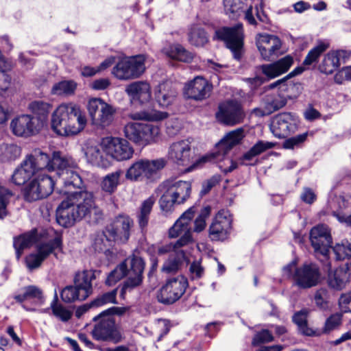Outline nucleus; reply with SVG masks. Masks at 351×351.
<instances>
[{
	"mask_svg": "<svg viewBox=\"0 0 351 351\" xmlns=\"http://www.w3.org/2000/svg\"><path fill=\"white\" fill-rule=\"evenodd\" d=\"M133 221L128 217L119 215L115 218L113 222L107 226V235L110 239H114L120 242H126L130 235V231Z\"/></svg>",
	"mask_w": 351,
	"mask_h": 351,
	"instance_id": "nucleus-25",
	"label": "nucleus"
},
{
	"mask_svg": "<svg viewBox=\"0 0 351 351\" xmlns=\"http://www.w3.org/2000/svg\"><path fill=\"white\" fill-rule=\"evenodd\" d=\"M212 90V84L201 76L195 77L186 84L184 93L187 98L202 101L209 97Z\"/></svg>",
	"mask_w": 351,
	"mask_h": 351,
	"instance_id": "nucleus-26",
	"label": "nucleus"
},
{
	"mask_svg": "<svg viewBox=\"0 0 351 351\" xmlns=\"http://www.w3.org/2000/svg\"><path fill=\"white\" fill-rule=\"evenodd\" d=\"M189 40L191 45L202 47L208 41L206 33L200 26L193 25L189 32Z\"/></svg>",
	"mask_w": 351,
	"mask_h": 351,
	"instance_id": "nucleus-43",
	"label": "nucleus"
},
{
	"mask_svg": "<svg viewBox=\"0 0 351 351\" xmlns=\"http://www.w3.org/2000/svg\"><path fill=\"white\" fill-rule=\"evenodd\" d=\"M155 202L156 198L152 195L143 201L139 207V211L137 213L136 217L138 223L142 230H143L148 225L149 216Z\"/></svg>",
	"mask_w": 351,
	"mask_h": 351,
	"instance_id": "nucleus-36",
	"label": "nucleus"
},
{
	"mask_svg": "<svg viewBox=\"0 0 351 351\" xmlns=\"http://www.w3.org/2000/svg\"><path fill=\"white\" fill-rule=\"evenodd\" d=\"M243 138V130L239 128L228 133L217 145V151L211 156H203L194 161L195 152L192 149L191 138L176 141L169 146L167 159L179 167H188L187 171H191L210 160L211 158L219 162V167L224 173H229L237 168V163L226 157L232 148L240 143Z\"/></svg>",
	"mask_w": 351,
	"mask_h": 351,
	"instance_id": "nucleus-2",
	"label": "nucleus"
},
{
	"mask_svg": "<svg viewBox=\"0 0 351 351\" xmlns=\"http://www.w3.org/2000/svg\"><path fill=\"white\" fill-rule=\"evenodd\" d=\"M83 149L88 162L96 166L103 165V152L101 149V145L95 141H89L85 144Z\"/></svg>",
	"mask_w": 351,
	"mask_h": 351,
	"instance_id": "nucleus-35",
	"label": "nucleus"
},
{
	"mask_svg": "<svg viewBox=\"0 0 351 351\" xmlns=\"http://www.w3.org/2000/svg\"><path fill=\"white\" fill-rule=\"evenodd\" d=\"M329 47V43L325 41H318L317 44L312 48L303 61L304 66H309L314 63H317L320 56L326 51Z\"/></svg>",
	"mask_w": 351,
	"mask_h": 351,
	"instance_id": "nucleus-39",
	"label": "nucleus"
},
{
	"mask_svg": "<svg viewBox=\"0 0 351 351\" xmlns=\"http://www.w3.org/2000/svg\"><path fill=\"white\" fill-rule=\"evenodd\" d=\"M300 197L302 200L307 204H312L316 198V195L314 192L308 188H305L304 189Z\"/></svg>",
	"mask_w": 351,
	"mask_h": 351,
	"instance_id": "nucleus-64",
	"label": "nucleus"
},
{
	"mask_svg": "<svg viewBox=\"0 0 351 351\" xmlns=\"http://www.w3.org/2000/svg\"><path fill=\"white\" fill-rule=\"evenodd\" d=\"M61 244L62 239L59 235L47 243L38 244L36 253H32L26 257L27 267L31 270L38 268L55 249L60 247Z\"/></svg>",
	"mask_w": 351,
	"mask_h": 351,
	"instance_id": "nucleus-23",
	"label": "nucleus"
},
{
	"mask_svg": "<svg viewBox=\"0 0 351 351\" xmlns=\"http://www.w3.org/2000/svg\"><path fill=\"white\" fill-rule=\"evenodd\" d=\"M130 117L133 120L161 121L167 118L168 114L165 112L152 110L132 113Z\"/></svg>",
	"mask_w": 351,
	"mask_h": 351,
	"instance_id": "nucleus-45",
	"label": "nucleus"
},
{
	"mask_svg": "<svg viewBox=\"0 0 351 351\" xmlns=\"http://www.w3.org/2000/svg\"><path fill=\"white\" fill-rule=\"evenodd\" d=\"M166 54L172 59L185 62H189L193 58V53L186 50L180 45H171L167 49Z\"/></svg>",
	"mask_w": 351,
	"mask_h": 351,
	"instance_id": "nucleus-41",
	"label": "nucleus"
},
{
	"mask_svg": "<svg viewBox=\"0 0 351 351\" xmlns=\"http://www.w3.org/2000/svg\"><path fill=\"white\" fill-rule=\"evenodd\" d=\"M339 306L342 313H351V292L340 296Z\"/></svg>",
	"mask_w": 351,
	"mask_h": 351,
	"instance_id": "nucleus-60",
	"label": "nucleus"
},
{
	"mask_svg": "<svg viewBox=\"0 0 351 351\" xmlns=\"http://www.w3.org/2000/svg\"><path fill=\"white\" fill-rule=\"evenodd\" d=\"M184 258L182 251H176L169 254L167 260L164 263L162 270L166 274H173L178 271Z\"/></svg>",
	"mask_w": 351,
	"mask_h": 351,
	"instance_id": "nucleus-38",
	"label": "nucleus"
},
{
	"mask_svg": "<svg viewBox=\"0 0 351 351\" xmlns=\"http://www.w3.org/2000/svg\"><path fill=\"white\" fill-rule=\"evenodd\" d=\"M350 281H351V263H347L344 266L339 267L333 273L328 274V285L336 290L343 289Z\"/></svg>",
	"mask_w": 351,
	"mask_h": 351,
	"instance_id": "nucleus-30",
	"label": "nucleus"
},
{
	"mask_svg": "<svg viewBox=\"0 0 351 351\" xmlns=\"http://www.w3.org/2000/svg\"><path fill=\"white\" fill-rule=\"evenodd\" d=\"M117 289H113L110 291L106 292L101 295L97 297L95 300L91 302V305L98 307L107 304H117L116 296Z\"/></svg>",
	"mask_w": 351,
	"mask_h": 351,
	"instance_id": "nucleus-52",
	"label": "nucleus"
},
{
	"mask_svg": "<svg viewBox=\"0 0 351 351\" xmlns=\"http://www.w3.org/2000/svg\"><path fill=\"white\" fill-rule=\"evenodd\" d=\"M88 111L92 124L101 128L110 125L116 109L100 98H92L88 103Z\"/></svg>",
	"mask_w": 351,
	"mask_h": 351,
	"instance_id": "nucleus-13",
	"label": "nucleus"
},
{
	"mask_svg": "<svg viewBox=\"0 0 351 351\" xmlns=\"http://www.w3.org/2000/svg\"><path fill=\"white\" fill-rule=\"evenodd\" d=\"M348 56L344 50H336L328 52L319 65V71L325 74L332 73L340 65V61Z\"/></svg>",
	"mask_w": 351,
	"mask_h": 351,
	"instance_id": "nucleus-32",
	"label": "nucleus"
},
{
	"mask_svg": "<svg viewBox=\"0 0 351 351\" xmlns=\"http://www.w3.org/2000/svg\"><path fill=\"white\" fill-rule=\"evenodd\" d=\"M160 189L164 191L159 200L160 207L165 215H168L172 213L175 204H183L189 198L191 183L183 180L166 182L160 185Z\"/></svg>",
	"mask_w": 351,
	"mask_h": 351,
	"instance_id": "nucleus-5",
	"label": "nucleus"
},
{
	"mask_svg": "<svg viewBox=\"0 0 351 351\" xmlns=\"http://www.w3.org/2000/svg\"><path fill=\"white\" fill-rule=\"evenodd\" d=\"M273 340V336L267 330H263L257 332L252 340L253 346H258L261 343L270 342Z\"/></svg>",
	"mask_w": 351,
	"mask_h": 351,
	"instance_id": "nucleus-59",
	"label": "nucleus"
},
{
	"mask_svg": "<svg viewBox=\"0 0 351 351\" xmlns=\"http://www.w3.org/2000/svg\"><path fill=\"white\" fill-rule=\"evenodd\" d=\"M77 84L73 80L62 81L53 85L51 93L56 95H71L74 93Z\"/></svg>",
	"mask_w": 351,
	"mask_h": 351,
	"instance_id": "nucleus-46",
	"label": "nucleus"
},
{
	"mask_svg": "<svg viewBox=\"0 0 351 351\" xmlns=\"http://www.w3.org/2000/svg\"><path fill=\"white\" fill-rule=\"evenodd\" d=\"M14 298L19 302H23L29 299H34L38 304L43 303V295L42 291L36 286H27L23 289L21 294L15 295Z\"/></svg>",
	"mask_w": 351,
	"mask_h": 351,
	"instance_id": "nucleus-40",
	"label": "nucleus"
},
{
	"mask_svg": "<svg viewBox=\"0 0 351 351\" xmlns=\"http://www.w3.org/2000/svg\"><path fill=\"white\" fill-rule=\"evenodd\" d=\"M167 165V160L159 158L154 160L141 159L134 162L127 170L125 178L137 181L145 178L150 179L155 176Z\"/></svg>",
	"mask_w": 351,
	"mask_h": 351,
	"instance_id": "nucleus-10",
	"label": "nucleus"
},
{
	"mask_svg": "<svg viewBox=\"0 0 351 351\" xmlns=\"http://www.w3.org/2000/svg\"><path fill=\"white\" fill-rule=\"evenodd\" d=\"M286 104V98L280 95H267L262 102V105H265L271 113L283 108Z\"/></svg>",
	"mask_w": 351,
	"mask_h": 351,
	"instance_id": "nucleus-48",
	"label": "nucleus"
},
{
	"mask_svg": "<svg viewBox=\"0 0 351 351\" xmlns=\"http://www.w3.org/2000/svg\"><path fill=\"white\" fill-rule=\"evenodd\" d=\"M125 92L133 101L141 104L148 102L151 99L149 84L143 81L134 82L125 88Z\"/></svg>",
	"mask_w": 351,
	"mask_h": 351,
	"instance_id": "nucleus-29",
	"label": "nucleus"
},
{
	"mask_svg": "<svg viewBox=\"0 0 351 351\" xmlns=\"http://www.w3.org/2000/svg\"><path fill=\"white\" fill-rule=\"evenodd\" d=\"M60 297L66 303H72L76 301H82L87 298L86 295L74 285L64 288Z\"/></svg>",
	"mask_w": 351,
	"mask_h": 351,
	"instance_id": "nucleus-42",
	"label": "nucleus"
},
{
	"mask_svg": "<svg viewBox=\"0 0 351 351\" xmlns=\"http://www.w3.org/2000/svg\"><path fill=\"white\" fill-rule=\"evenodd\" d=\"M223 5L225 12L229 17L234 19L244 13L245 19L249 24L256 25L250 0H223Z\"/></svg>",
	"mask_w": 351,
	"mask_h": 351,
	"instance_id": "nucleus-24",
	"label": "nucleus"
},
{
	"mask_svg": "<svg viewBox=\"0 0 351 351\" xmlns=\"http://www.w3.org/2000/svg\"><path fill=\"white\" fill-rule=\"evenodd\" d=\"M87 119L80 107L73 103L62 104L52 113V130L60 136H72L81 132Z\"/></svg>",
	"mask_w": 351,
	"mask_h": 351,
	"instance_id": "nucleus-3",
	"label": "nucleus"
},
{
	"mask_svg": "<svg viewBox=\"0 0 351 351\" xmlns=\"http://www.w3.org/2000/svg\"><path fill=\"white\" fill-rule=\"evenodd\" d=\"M100 274L101 271L96 269L78 271L74 278V285L88 298L93 291L92 281Z\"/></svg>",
	"mask_w": 351,
	"mask_h": 351,
	"instance_id": "nucleus-31",
	"label": "nucleus"
},
{
	"mask_svg": "<svg viewBox=\"0 0 351 351\" xmlns=\"http://www.w3.org/2000/svg\"><path fill=\"white\" fill-rule=\"evenodd\" d=\"M274 144L271 142L259 141L250 149L256 156L261 154L263 152L272 148Z\"/></svg>",
	"mask_w": 351,
	"mask_h": 351,
	"instance_id": "nucleus-61",
	"label": "nucleus"
},
{
	"mask_svg": "<svg viewBox=\"0 0 351 351\" xmlns=\"http://www.w3.org/2000/svg\"><path fill=\"white\" fill-rule=\"evenodd\" d=\"M293 63L292 57L287 56L274 62L260 65L257 69L267 80H270L287 73Z\"/></svg>",
	"mask_w": 351,
	"mask_h": 351,
	"instance_id": "nucleus-28",
	"label": "nucleus"
},
{
	"mask_svg": "<svg viewBox=\"0 0 351 351\" xmlns=\"http://www.w3.org/2000/svg\"><path fill=\"white\" fill-rule=\"evenodd\" d=\"M51 308L53 315L62 322H67L72 316V312L64 307L62 304L58 303V295L55 293L54 299L51 303Z\"/></svg>",
	"mask_w": 351,
	"mask_h": 351,
	"instance_id": "nucleus-47",
	"label": "nucleus"
},
{
	"mask_svg": "<svg viewBox=\"0 0 351 351\" xmlns=\"http://www.w3.org/2000/svg\"><path fill=\"white\" fill-rule=\"evenodd\" d=\"M44 125V121L37 117L23 114L14 119L10 123L12 132L19 136H31L38 134Z\"/></svg>",
	"mask_w": 351,
	"mask_h": 351,
	"instance_id": "nucleus-19",
	"label": "nucleus"
},
{
	"mask_svg": "<svg viewBox=\"0 0 351 351\" xmlns=\"http://www.w3.org/2000/svg\"><path fill=\"white\" fill-rule=\"evenodd\" d=\"M55 184L52 176L40 173L25 186V199L28 202H34L46 198L53 192Z\"/></svg>",
	"mask_w": 351,
	"mask_h": 351,
	"instance_id": "nucleus-12",
	"label": "nucleus"
},
{
	"mask_svg": "<svg viewBox=\"0 0 351 351\" xmlns=\"http://www.w3.org/2000/svg\"><path fill=\"white\" fill-rule=\"evenodd\" d=\"M177 96V91L170 82H165L160 84L155 92L156 101L162 107L171 105Z\"/></svg>",
	"mask_w": 351,
	"mask_h": 351,
	"instance_id": "nucleus-33",
	"label": "nucleus"
},
{
	"mask_svg": "<svg viewBox=\"0 0 351 351\" xmlns=\"http://www.w3.org/2000/svg\"><path fill=\"white\" fill-rule=\"evenodd\" d=\"M107 234V228H106L105 230L97 235L94 241L95 250L106 252L112 245V243L116 241L114 239H110Z\"/></svg>",
	"mask_w": 351,
	"mask_h": 351,
	"instance_id": "nucleus-50",
	"label": "nucleus"
},
{
	"mask_svg": "<svg viewBox=\"0 0 351 351\" xmlns=\"http://www.w3.org/2000/svg\"><path fill=\"white\" fill-rule=\"evenodd\" d=\"M38 239V237L36 229H33L16 238L14 241V247L17 258H20L24 249L32 246Z\"/></svg>",
	"mask_w": 351,
	"mask_h": 351,
	"instance_id": "nucleus-34",
	"label": "nucleus"
},
{
	"mask_svg": "<svg viewBox=\"0 0 351 351\" xmlns=\"http://www.w3.org/2000/svg\"><path fill=\"white\" fill-rule=\"evenodd\" d=\"M122 174L121 170H117L104 176L100 184L102 191L109 194L113 193L120 184V178Z\"/></svg>",
	"mask_w": 351,
	"mask_h": 351,
	"instance_id": "nucleus-37",
	"label": "nucleus"
},
{
	"mask_svg": "<svg viewBox=\"0 0 351 351\" xmlns=\"http://www.w3.org/2000/svg\"><path fill=\"white\" fill-rule=\"evenodd\" d=\"M256 41L262 58L267 61L276 56L281 47L280 40L274 35L258 34Z\"/></svg>",
	"mask_w": 351,
	"mask_h": 351,
	"instance_id": "nucleus-27",
	"label": "nucleus"
},
{
	"mask_svg": "<svg viewBox=\"0 0 351 351\" xmlns=\"http://www.w3.org/2000/svg\"><path fill=\"white\" fill-rule=\"evenodd\" d=\"M144 268L145 262L142 258L134 254L130 256L109 274L106 284L112 286L123 277L128 276L121 291V295L123 296L128 290L142 283Z\"/></svg>",
	"mask_w": 351,
	"mask_h": 351,
	"instance_id": "nucleus-4",
	"label": "nucleus"
},
{
	"mask_svg": "<svg viewBox=\"0 0 351 351\" xmlns=\"http://www.w3.org/2000/svg\"><path fill=\"white\" fill-rule=\"evenodd\" d=\"M216 117L219 122L234 125L243 121L245 114L239 102L236 100H229L219 105Z\"/></svg>",
	"mask_w": 351,
	"mask_h": 351,
	"instance_id": "nucleus-21",
	"label": "nucleus"
},
{
	"mask_svg": "<svg viewBox=\"0 0 351 351\" xmlns=\"http://www.w3.org/2000/svg\"><path fill=\"white\" fill-rule=\"evenodd\" d=\"M145 58L138 56L119 61L113 68V75L119 80L139 77L145 71Z\"/></svg>",
	"mask_w": 351,
	"mask_h": 351,
	"instance_id": "nucleus-17",
	"label": "nucleus"
},
{
	"mask_svg": "<svg viewBox=\"0 0 351 351\" xmlns=\"http://www.w3.org/2000/svg\"><path fill=\"white\" fill-rule=\"evenodd\" d=\"M29 108L33 113L39 116L38 119L43 121L47 118L51 106L43 101H34L29 104Z\"/></svg>",
	"mask_w": 351,
	"mask_h": 351,
	"instance_id": "nucleus-49",
	"label": "nucleus"
},
{
	"mask_svg": "<svg viewBox=\"0 0 351 351\" xmlns=\"http://www.w3.org/2000/svg\"><path fill=\"white\" fill-rule=\"evenodd\" d=\"M127 138L139 145L156 142L160 136V128L149 123H128L124 128Z\"/></svg>",
	"mask_w": 351,
	"mask_h": 351,
	"instance_id": "nucleus-9",
	"label": "nucleus"
},
{
	"mask_svg": "<svg viewBox=\"0 0 351 351\" xmlns=\"http://www.w3.org/2000/svg\"><path fill=\"white\" fill-rule=\"evenodd\" d=\"M187 287L188 281L184 276L179 275L170 278L160 289L157 299L165 304H173L183 295Z\"/></svg>",
	"mask_w": 351,
	"mask_h": 351,
	"instance_id": "nucleus-14",
	"label": "nucleus"
},
{
	"mask_svg": "<svg viewBox=\"0 0 351 351\" xmlns=\"http://www.w3.org/2000/svg\"><path fill=\"white\" fill-rule=\"evenodd\" d=\"M189 270L193 279L200 278L204 274V268L198 261L191 263Z\"/></svg>",
	"mask_w": 351,
	"mask_h": 351,
	"instance_id": "nucleus-62",
	"label": "nucleus"
},
{
	"mask_svg": "<svg viewBox=\"0 0 351 351\" xmlns=\"http://www.w3.org/2000/svg\"><path fill=\"white\" fill-rule=\"evenodd\" d=\"M342 315L337 313L331 315L326 321L324 327V332L328 333L331 330L337 328L341 324Z\"/></svg>",
	"mask_w": 351,
	"mask_h": 351,
	"instance_id": "nucleus-57",
	"label": "nucleus"
},
{
	"mask_svg": "<svg viewBox=\"0 0 351 351\" xmlns=\"http://www.w3.org/2000/svg\"><path fill=\"white\" fill-rule=\"evenodd\" d=\"M308 134L303 133L286 139L283 143V147L289 149H293L300 147L306 140Z\"/></svg>",
	"mask_w": 351,
	"mask_h": 351,
	"instance_id": "nucleus-54",
	"label": "nucleus"
},
{
	"mask_svg": "<svg viewBox=\"0 0 351 351\" xmlns=\"http://www.w3.org/2000/svg\"><path fill=\"white\" fill-rule=\"evenodd\" d=\"M283 276L292 278L294 283L302 289H308L317 285L320 279L318 266L314 263H305L297 267L296 263L291 261L282 269Z\"/></svg>",
	"mask_w": 351,
	"mask_h": 351,
	"instance_id": "nucleus-8",
	"label": "nucleus"
},
{
	"mask_svg": "<svg viewBox=\"0 0 351 351\" xmlns=\"http://www.w3.org/2000/svg\"><path fill=\"white\" fill-rule=\"evenodd\" d=\"M75 166L71 158L60 152H53L52 157H49L48 171H55V184L65 188L60 193H64L66 197L56 210L57 222L63 227L71 226L92 213L97 218L101 215V210L95 205L93 193L82 189V179L73 169Z\"/></svg>",
	"mask_w": 351,
	"mask_h": 351,
	"instance_id": "nucleus-1",
	"label": "nucleus"
},
{
	"mask_svg": "<svg viewBox=\"0 0 351 351\" xmlns=\"http://www.w3.org/2000/svg\"><path fill=\"white\" fill-rule=\"evenodd\" d=\"M307 313L308 311L304 309L297 312L293 316V321L298 326L301 333L306 336H313L315 335V332L307 326Z\"/></svg>",
	"mask_w": 351,
	"mask_h": 351,
	"instance_id": "nucleus-44",
	"label": "nucleus"
},
{
	"mask_svg": "<svg viewBox=\"0 0 351 351\" xmlns=\"http://www.w3.org/2000/svg\"><path fill=\"white\" fill-rule=\"evenodd\" d=\"M12 66L13 62L1 56V90H8L11 84V77L4 72L10 70Z\"/></svg>",
	"mask_w": 351,
	"mask_h": 351,
	"instance_id": "nucleus-51",
	"label": "nucleus"
},
{
	"mask_svg": "<svg viewBox=\"0 0 351 351\" xmlns=\"http://www.w3.org/2000/svg\"><path fill=\"white\" fill-rule=\"evenodd\" d=\"M49 156L39 149H35L27 156L12 175L13 182L16 185L25 184L39 171H48Z\"/></svg>",
	"mask_w": 351,
	"mask_h": 351,
	"instance_id": "nucleus-7",
	"label": "nucleus"
},
{
	"mask_svg": "<svg viewBox=\"0 0 351 351\" xmlns=\"http://www.w3.org/2000/svg\"><path fill=\"white\" fill-rule=\"evenodd\" d=\"M182 123L178 118H172L166 122V132L169 136L173 137L182 129Z\"/></svg>",
	"mask_w": 351,
	"mask_h": 351,
	"instance_id": "nucleus-55",
	"label": "nucleus"
},
{
	"mask_svg": "<svg viewBox=\"0 0 351 351\" xmlns=\"http://www.w3.org/2000/svg\"><path fill=\"white\" fill-rule=\"evenodd\" d=\"M215 36L223 40L234 59L239 60L243 53V28L242 23L233 27H223L215 32Z\"/></svg>",
	"mask_w": 351,
	"mask_h": 351,
	"instance_id": "nucleus-11",
	"label": "nucleus"
},
{
	"mask_svg": "<svg viewBox=\"0 0 351 351\" xmlns=\"http://www.w3.org/2000/svg\"><path fill=\"white\" fill-rule=\"evenodd\" d=\"M195 215L193 207L186 210L174 223L169 230L170 238L180 239L176 242V245L184 246L192 241L191 222Z\"/></svg>",
	"mask_w": 351,
	"mask_h": 351,
	"instance_id": "nucleus-15",
	"label": "nucleus"
},
{
	"mask_svg": "<svg viewBox=\"0 0 351 351\" xmlns=\"http://www.w3.org/2000/svg\"><path fill=\"white\" fill-rule=\"evenodd\" d=\"M299 120L298 117L291 112H282L276 114L271 120L270 130L277 138L288 136L297 130Z\"/></svg>",
	"mask_w": 351,
	"mask_h": 351,
	"instance_id": "nucleus-18",
	"label": "nucleus"
},
{
	"mask_svg": "<svg viewBox=\"0 0 351 351\" xmlns=\"http://www.w3.org/2000/svg\"><path fill=\"white\" fill-rule=\"evenodd\" d=\"M2 155L5 160H14L21 155V148L14 144L5 145Z\"/></svg>",
	"mask_w": 351,
	"mask_h": 351,
	"instance_id": "nucleus-58",
	"label": "nucleus"
},
{
	"mask_svg": "<svg viewBox=\"0 0 351 351\" xmlns=\"http://www.w3.org/2000/svg\"><path fill=\"white\" fill-rule=\"evenodd\" d=\"M104 151L118 161L130 159L134 154V149L124 138L108 137L102 142Z\"/></svg>",
	"mask_w": 351,
	"mask_h": 351,
	"instance_id": "nucleus-20",
	"label": "nucleus"
},
{
	"mask_svg": "<svg viewBox=\"0 0 351 351\" xmlns=\"http://www.w3.org/2000/svg\"><path fill=\"white\" fill-rule=\"evenodd\" d=\"M310 241L315 255L327 259L332 243L330 230L328 226L319 224L313 227L310 232Z\"/></svg>",
	"mask_w": 351,
	"mask_h": 351,
	"instance_id": "nucleus-16",
	"label": "nucleus"
},
{
	"mask_svg": "<svg viewBox=\"0 0 351 351\" xmlns=\"http://www.w3.org/2000/svg\"><path fill=\"white\" fill-rule=\"evenodd\" d=\"M180 247H182V246L176 245V242L170 243L169 244L159 247L158 249V253L159 254H165L169 252H171V254L176 251H182V250H180Z\"/></svg>",
	"mask_w": 351,
	"mask_h": 351,
	"instance_id": "nucleus-63",
	"label": "nucleus"
},
{
	"mask_svg": "<svg viewBox=\"0 0 351 351\" xmlns=\"http://www.w3.org/2000/svg\"><path fill=\"white\" fill-rule=\"evenodd\" d=\"M126 311L125 307L112 306L95 316L93 321L97 322V323L92 331L93 338L97 341L118 342L121 336L112 315H121L125 313Z\"/></svg>",
	"mask_w": 351,
	"mask_h": 351,
	"instance_id": "nucleus-6",
	"label": "nucleus"
},
{
	"mask_svg": "<svg viewBox=\"0 0 351 351\" xmlns=\"http://www.w3.org/2000/svg\"><path fill=\"white\" fill-rule=\"evenodd\" d=\"M232 221V216L228 210H219L209 227V237L211 240L226 239L231 228Z\"/></svg>",
	"mask_w": 351,
	"mask_h": 351,
	"instance_id": "nucleus-22",
	"label": "nucleus"
},
{
	"mask_svg": "<svg viewBox=\"0 0 351 351\" xmlns=\"http://www.w3.org/2000/svg\"><path fill=\"white\" fill-rule=\"evenodd\" d=\"M333 252L337 260H343L351 258V245L348 243L337 244L333 247Z\"/></svg>",
	"mask_w": 351,
	"mask_h": 351,
	"instance_id": "nucleus-56",
	"label": "nucleus"
},
{
	"mask_svg": "<svg viewBox=\"0 0 351 351\" xmlns=\"http://www.w3.org/2000/svg\"><path fill=\"white\" fill-rule=\"evenodd\" d=\"M210 206H206L204 207L197 217L195 219L194 221V232H200L206 226V219L210 216Z\"/></svg>",
	"mask_w": 351,
	"mask_h": 351,
	"instance_id": "nucleus-53",
	"label": "nucleus"
}]
</instances>
